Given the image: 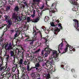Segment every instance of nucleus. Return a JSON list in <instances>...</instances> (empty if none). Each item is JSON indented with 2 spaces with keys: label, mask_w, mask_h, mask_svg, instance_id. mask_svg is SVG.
<instances>
[{
  "label": "nucleus",
  "mask_w": 79,
  "mask_h": 79,
  "mask_svg": "<svg viewBox=\"0 0 79 79\" xmlns=\"http://www.w3.org/2000/svg\"><path fill=\"white\" fill-rule=\"evenodd\" d=\"M52 52V54L51 55V58H50L49 60L46 63H45V65H46L47 66H52V64H53V59L52 58H54L55 56H57L58 54H57V52L55 50H51Z\"/></svg>",
  "instance_id": "nucleus-1"
},
{
  "label": "nucleus",
  "mask_w": 79,
  "mask_h": 79,
  "mask_svg": "<svg viewBox=\"0 0 79 79\" xmlns=\"http://www.w3.org/2000/svg\"><path fill=\"white\" fill-rule=\"evenodd\" d=\"M12 17V18L15 19V21L16 22H18V21L19 22L20 21H21V20H22V17L16 16L15 13L13 14Z\"/></svg>",
  "instance_id": "nucleus-2"
},
{
  "label": "nucleus",
  "mask_w": 79,
  "mask_h": 79,
  "mask_svg": "<svg viewBox=\"0 0 79 79\" xmlns=\"http://www.w3.org/2000/svg\"><path fill=\"white\" fill-rule=\"evenodd\" d=\"M5 18V21H6V22H8V25L7 26L6 29H7V28H9L10 27V25L11 24V22L10 20H8V19L9 18H8V16L7 15H5L4 16Z\"/></svg>",
  "instance_id": "nucleus-3"
},
{
  "label": "nucleus",
  "mask_w": 79,
  "mask_h": 79,
  "mask_svg": "<svg viewBox=\"0 0 79 79\" xmlns=\"http://www.w3.org/2000/svg\"><path fill=\"white\" fill-rule=\"evenodd\" d=\"M56 4L55 3H54L52 4L51 6V10H49L50 12L52 13H55V11H56V9L55 8L56 7Z\"/></svg>",
  "instance_id": "nucleus-4"
},
{
  "label": "nucleus",
  "mask_w": 79,
  "mask_h": 79,
  "mask_svg": "<svg viewBox=\"0 0 79 79\" xmlns=\"http://www.w3.org/2000/svg\"><path fill=\"white\" fill-rule=\"evenodd\" d=\"M73 21L75 22L74 26L75 27H76V29H77V30L79 31V23H78V21L76 19H73Z\"/></svg>",
  "instance_id": "nucleus-5"
},
{
  "label": "nucleus",
  "mask_w": 79,
  "mask_h": 79,
  "mask_svg": "<svg viewBox=\"0 0 79 79\" xmlns=\"http://www.w3.org/2000/svg\"><path fill=\"white\" fill-rule=\"evenodd\" d=\"M5 48L6 50H11L12 48L11 44L10 43L9 46H8V44L7 43L5 45Z\"/></svg>",
  "instance_id": "nucleus-6"
},
{
  "label": "nucleus",
  "mask_w": 79,
  "mask_h": 79,
  "mask_svg": "<svg viewBox=\"0 0 79 79\" xmlns=\"http://www.w3.org/2000/svg\"><path fill=\"white\" fill-rule=\"evenodd\" d=\"M33 29H34V32H33V34L34 35H37V32H38L40 34V35H41L42 34H41V32H40V31H39V32L36 31V30H37H37H38V31H39V30H37V29H36V28H35V27H33Z\"/></svg>",
  "instance_id": "nucleus-7"
},
{
  "label": "nucleus",
  "mask_w": 79,
  "mask_h": 79,
  "mask_svg": "<svg viewBox=\"0 0 79 79\" xmlns=\"http://www.w3.org/2000/svg\"><path fill=\"white\" fill-rule=\"evenodd\" d=\"M60 31L59 28H58L57 27H56L54 29V34L56 35L58 34V32Z\"/></svg>",
  "instance_id": "nucleus-8"
},
{
  "label": "nucleus",
  "mask_w": 79,
  "mask_h": 79,
  "mask_svg": "<svg viewBox=\"0 0 79 79\" xmlns=\"http://www.w3.org/2000/svg\"><path fill=\"white\" fill-rule=\"evenodd\" d=\"M6 74H7V72L6 71H4L1 75V78H3V77H5L6 76Z\"/></svg>",
  "instance_id": "nucleus-9"
},
{
  "label": "nucleus",
  "mask_w": 79,
  "mask_h": 79,
  "mask_svg": "<svg viewBox=\"0 0 79 79\" xmlns=\"http://www.w3.org/2000/svg\"><path fill=\"white\" fill-rule=\"evenodd\" d=\"M63 47V44L62 43L60 44L59 46V47H58L59 49L58 50V51H59V53H60L62 54V53L60 52V50L59 49H61V47Z\"/></svg>",
  "instance_id": "nucleus-10"
},
{
  "label": "nucleus",
  "mask_w": 79,
  "mask_h": 79,
  "mask_svg": "<svg viewBox=\"0 0 79 79\" xmlns=\"http://www.w3.org/2000/svg\"><path fill=\"white\" fill-rule=\"evenodd\" d=\"M55 68H50L49 69H48V73H51L52 71H53V72H55Z\"/></svg>",
  "instance_id": "nucleus-11"
},
{
  "label": "nucleus",
  "mask_w": 79,
  "mask_h": 79,
  "mask_svg": "<svg viewBox=\"0 0 79 79\" xmlns=\"http://www.w3.org/2000/svg\"><path fill=\"white\" fill-rule=\"evenodd\" d=\"M70 2L72 4H73V5H76L77 4V2H76L75 1V0H70Z\"/></svg>",
  "instance_id": "nucleus-12"
},
{
  "label": "nucleus",
  "mask_w": 79,
  "mask_h": 79,
  "mask_svg": "<svg viewBox=\"0 0 79 79\" xmlns=\"http://www.w3.org/2000/svg\"><path fill=\"white\" fill-rule=\"evenodd\" d=\"M23 59H21L19 61V64H20V67L21 68H22V67H21V65L23 64Z\"/></svg>",
  "instance_id": "nucleus-13"
},
{
  "label": "nucleus",
  "mask_w": 79,
  "mask_h": 79,
  "mask_svg": "<svg viewBox=\"0 0 79 79\" xmlns=\"http://www.w3.org/2000/svg\"><path fill=\"white\" fill-rule=\"evenodd\" d=\"M69 47V45L68 44H67V45H66V47L65 48L64 50V51L63 52V53H64L66 52H68V48Z\"/></svg>",
  "instance_id": "nucleus-14"
},
{
  "label": "nucleus",
  "mask_w": 79,
  "mask_h": 79,
  "mask_svg": "<svg viewBox=\"0 0 79 79\" xmlns=\"http://www.w3.org/2000/svg\"><path fill=\"white\" fill-rule=\"evenodd\" d=\"M10 56H14V57H15V56H16V54H15L13 52L11 51L10 52Z\"/></svg>",
  "instance_id": "nucleus-15"
},
{
  "label": "nucleus",
  "mask_w": 79,
  "mask_h": 79,
  "mask_svg": "<svg viewBox=\"0 0 79 79\" xmlns=\"http://www.w3.org/2000/svg\"><path fill=\"white\" fill-rule=\"evenodd\" d=\"M44 50L45 51H46V52H50L52 50L46 48L44 49Z\"/></svg>",
  "instance_id": "nucleus-16"
},
{
  "label": "nucleus",
  "mask_w": 79,
  "mask_h": 79,
  "mask_svg": "<svg viewBox=\"0 0 79 79\" xmlns=\"http://www.w3.org/2000/svg\"><path fill=\"white\" fill-rule=\"evenodd\" d=\"M44 38L45 39V40H46V42H45V44H46V46H47V47H48V45L47 44H48V43L47 44V40H49V39H48V38H47V37Z\"/></svg>",
  "instance_id": "nucleus-17"
},
{
  "label": "nucleus",
  "mask_w": 79,
  "mask_h": 79,
  "mask_svg": "<svg viewBox=\"0 0 79 79\" xmlns=\"http://www.w3.org/2000/svg\"><path fill=\"white\" fill-rule=\"evenodd\" d=\"M50 52H46L45 53V54L44 55L45 57H47L48 56V54H50Z\"/></svg>",
  "instance_id": "nucleus-18"
},
{
  "label": "nucleus",
  "mask_w": 79,
  "mask_h": 79,
  "mask_svg": "<svg viewBox=\"0 0 79 79\" xmlns=\"http://www.w3.org/2000/svg\"><path fill=\"white\" fill-rule=\"evenodd\" d=\"M15 11H19V7H18V6H16L15 8Z\"/></svg>",
  "instance_id": "nucleus-19"
},
{
  "label": "nucleus",
  "mask_w": 79,
  "mask_h": 79,
  "mask_svg": "<svg viewBox=\"0 0 79 79\" xmlns=\"http://www.w3.org/2000/svg\"><path fill=\"white\" fill-rule=\"evenodd\" d=\"M38 21H39V18H37L33 20V22H34V23H37V22H38Z\"/></svg>",
  "instance_id": "nucleus-20"
},
{
  "label": "nucleus",
  "mask_w": 79,
  "mask_h": 79,
  "mask_svg": "<svg viewBox=\"0 0 79 79\" xmlns=\"http://www.w3.org/2000/svg\"><path fill=\"white\" fill-rule=\"evenodd\" d=\"M48 18H49L47 16H46L44 19L45 21H47L48 20Z\"/></svg>",
  "instance_id": "nucleus-21"
},
{
  "label": "nucleus",
  "mask_w": 79,
  "mask_h": 79,
  "mask_svg": "<svg viewBox=\"0 0 79 79\" xmlns=\"http://www.w3.org/2000/svg\"><path fill=\"white\" fill-rule=\"evenodd\" d=\"M0 69L1 70H2V69H3V70H5L6 69V67H2Z\"/></svg>",
  "instance_id": "nucleus-22"
},
{
  "label": "nucleus",
  "mask_w": 79,
  "mask_h": 79,
  "mask_svg": "<svg viewBox=\"0 0 79 79\" xmlns=\"http://www.w3.org/2000/svg\"><path fill=\"white\" fill-rule=\"evenodd\" d=\"M50 24L51 26H52V27H55V25H54V23H53V22H51Z\"/></svg>",
  "instance_id": "nucleus-23"
},
{
  "label": "nucleus",
  "mask_w": 79,
  "mask_h": 79,
  "mask_svg": "<svg viewBox=\"0 0 79 79\" xmlns=\"http://www.w3.org/2000/svg\"><path fill=\"white\" fill-rule=\"evenodd\" d=\"M25 42H28V41H31L30 38H26L25 40Z\"/></svg>",
  "instance_id": "nucleus-24"
},
{
  "label": "nucleus",
  "mask_w": 79,
  "mask_h": 79,
  "mask_svg": "<svg viewBox=\"0 0 79 79\" xmlns=\"http://www.w3.org/2000/svg\"><path fill=\"white\" fill-rule=\"evenodd\" d=\"M25 37H26L27 38H30V36L29 35H26L25 36Z\"/></svg>",
  "instance_id": "nucleus-25"
},
{
  "label": "nucleus",
  "mask_w": 79,
  "mask_h": 79,
  "mask_svg": "<svg viewBox=\"0 0 79 79\" xmlns=\"http://www.w3.org/2000/svg\"><path fill=\"white\" fill-rule=\"evenodd\" d=\"M31 76L32 77H35V74L34 73H32L31 74Z\"/></svg>",
  "instance_id": "nucleus-26"
},
{
  "label": "nucleus",
  "mask_w": 79,
  "mask_h": 79,
  "mask_svg": "<svg viewBox=\"0 0 79 79\" xmlns=\"http://www.w3.org/2000/svg\"><path fill=\"white\" fill-rule=\"evenodd\" d=\"M31 16L32 18H34V16H35V10H34V11L33 12V14L31 15Z\"/></svg>",
  "instance_id": "nucleus-27"
},
{
  "label": "nucleus",
  "mask_w": 79,
  "mask_h": 79,
  "mask_svg": "<svg viewBox=\"0 0 79 79\" xmlns=\"http://www.w3.org/2000/svg\"><path fill=\"white\" fill-rule=\"evenodd\" d=\"M58 27H59V28L60 29H62V27H61V24L60 23L58 24Z\"/></svg>",
  "instance_id": "nucleus-28"
},
{
  "label": "nucleus",
  "mask_w": 79,
  "mask_h": 79,
  "mask_svg": "<svg viewBox=\"0 0 79 79\" xmlns=\"http://www.w3.org/2000/svg\"><path fill=\"white\" fill-rule=\"evenodd\" d=\"M10 7L7 6L6 7V11H8V10H10Z\"/></svg>",
  "instance_id": "nucleus-29"
},
{
  "label": "nucleus",
  "mask_w": 79,
  "mask_h": 79,
  "mask_svg": "<svg viewBox=\"0 0 79 79\" xmlns=\"http://www.w3.org/2000/svg\"><path fill=\"white\" fill-rule=\"evenodd\" d=\"M39 66H40V65L39 63H36L35 65V67H39Z\"/></svg>",
  "instance_id": "nucleus-30"
},
{
  "label": "nucleus",
  "mask_w": 79,
  "mask_h": 79,
  "mask_svg": "<svg viewBox=\"0 0 79 79\" xmlns=\"http://www.w3.org/2000/svg\"><path fill=\"white\" fill-rule=\"evenodd\" d=\"M15 70H16V67H13V68L12 69V71L13 72H15Z\"/></svg>",
  "instance_id": "nucleus-31"
},
{
  "label": "nucleus",
  "mask_w": 79,
  "mask_h": 79,
  "mask_svg": "<svg viewBox=\"0 0 79 79\" xmlns=\"http://www.w3.org/2000/svg\"><path fill=\"white\" fill-rule=\"evenodd\" d=\"M30 41L31 42L30 43V45H32L34 42V41H33L32 40H30Z\"/></svg>",
  "instance_id": "nucleus-32"
},
{
  "label": "nucleus",
  "mask_w": 79,
  "mask_h": 79,
  "mask_svg": "<svg viewBox=\"0 0 79 79\" xmlns=\"http://www.w3.org/2000/svg\"><path fill=\"white\" fill-rule=\"evenodd\" d=\"M70 51H73V52H74L75 51V49H72L71 48H70Z\"/></svg>",
  "instance_id": "nucleus-33"
},
{
  "label": "nucleus",
  "mask_w": 79,
  "mask_h": 79,
  "mask_svg": "<svg viewBox=\"0 0 79 79\" xmlns=\"http://www.w3.org/2000/svg\"><path fill=\"white\" fill-rule=\"evenodd\" d=\"M41 28L42 29H43V30H44V31H45V30H46V28H45L44 27H41Z\"/></svg>",
  "instance_id": "nucleus-34"
},
{
  "label": "nucleus",
  "mask_w": 79,
  "mask_h": 79,
  "mask_svg": "<svg viewBox=\"0 0 79 79\" xmlns=\"http://www.w3.org/2000/svg\"><path fill=\"white\" fill-rule=\"evenodd\" d=\"M27 22H30V18L29 17L27 18Z\"/></svg>",
  "instance_id": "nucleus-35"
},
{
  "label": "nucleus",
  "mask_w": 79,
  "mask_h": 79,
  "mask_svg": "<svg viewBox=\"0 0 79 79\" xmlns=\"http://www.w3.org/2000/svg\"><path fill=\"white\" fill-rule=\"evenodd\" d=\"M2 40H0V46H2Z\"/></svg>",
  "instance_id": "nucleus-36"
},
{
  "label": "nucleus",
  "mask_w": 79,
  "mask_h": 79,
  "mask_svg": "<svg viewBox=\"0 0 79 79\" xmlns=\"http://www.w3.org/2000/svg\"><path fill=\"white\" fill-rule=\"evenodd\" d=\"M40 51V49H39L38 50L36 51L34 53H37L38 52H39Z\"/></svg>",
  "instance_id": "nucleus-37"
},
{
  "label": "nucleus",
  "mask_w": 79,
  "mask_h": 79,
  "mask_svg": "<svg viewBox=\"0 0 79 79\" xmlns=\"http://www.w3.org/2000/svg\"><path fill=\"white\" fill-rule=\"evenodd\" d=\"M24 64H25V65H26V64H27V62H26V61H24Z\"/></svg>",
  "instance_id": "nucleus-38"
},
{
  "label": "nucleus",
  "mask_w": 79,
  "mask_h": 79,
  "mask_svg": "<svg viewBox=\"0 0 79 79\" xmlns=\"http://www.w3.org/2000/svg\"><path fill=\"white\" fill-rule=\"evenodd\" d=\"M41 57L39 56L38 57V59L40 60V61H41L42 60H41Z\"/></svg>",
  "instance_id": "nucleus-39"
},
{
  "label": "nucleus",
  "mask_w": 79,
  "mask_h": 79,
  "mask_svg": "<svg viewBox=\"0 0 79 79\" xmlns=\"http://www.w3.org/2000/svg\"><path fill=\"white\" fill-rule=\"evenodd\" d=\"M44 8V4H43V5L42 6L41 8V9H42L43 8Z\"/></svg>",
  "instance_id": "nucleus-40"
},
{
  "label": "nucleus",
  "mask_w": 79,
  "mask_h": 79,
  "mask_svg": "<svg viewBox=\"0 0 79 79\" xmlns=\"http://www.w3.org/2000/svg\"><path fill=\"white\" fill-rule=\"evenodd\" d=\"M9 57H10V56L7 55L6 57L7 60H8V59H9Z\"/></svg>",
  "instance_id": "nucleus-41"
},
{
  "label": "nucleus",
  "mask_w": 79,
  "mask_h": 79,
  "mask_svg": "<svg viewBox=\"0 0 79 79\" xmlns=\"http://www.w3.org/2000/svg\"><path fill=\"white\" fill-rule=\"evenodd\" d=\"M29 65H28L27 67V70H29Z\"/></svg>",
  "instance_id": "nucleus-42"
},
{
  "label": "nucleus",
  "mask_w": 79,
  "mask_h": 79,
  "mask_svg": "<svg viewBox=\"0 0 79 79\" xmlns=\"http://www.w3.org/2000/svg\"><path fill=\"white\" fill-rule=\"evenodd\" d=\"M6 26V25L5 24H2V27H4V26Z\"/></svg>",
  "instance_id": "nucleus-43"
},
{
  "label": "nucleus",
  "mask_w": 79,
  "mask_h": 79,
  "mask_svg": "<svg viewBox=\"0 0 79 79\" xmlns=\"http://www.w3.org/2000/svg\"><path fill=\"white\" fill-rule=\"evenodd\" d=\"M17 35H18V34L16 33L15 35V37H17Z\"/></svg>",
  "instance_id": "nucleus-44"
},
{
  "label": "nucleus",
  "mask_w": 79,
  "mask_h": 79,
  "mask_svg": "<svg viewBox=\"0 0 79 79\" xmlns=\"http://www.w3.org/2000/svg\"><path fill=\"white\" fill-rule=\"evenodd\" d=\"M55 60H56V61H58V58L55 57Z\"/></svg>",
  "instance_id": "nucleus-45"
},
{
  "label": "nucleus",
  "mask_w": 79,
  "mask_h": 79,
  "mask_svg": "<svg viewBox=\"0 0 79 79\" xmlns=\"http://www.w3.org/2000/svg\"><path fill=\"white\" fill-rule=\"evenodd\" d=\"M42 15V14H41V13H39V15L40 16H40H41V15Z\"/></svg>",
  "instance_id": "nucleus-46"
},
{
  "label": "nucleus",
  "mask_w": 79,
  "mask_h": 79,
  "mask_svg": "<svg viewBox=\"0 0 79 79\" xmlns=\"http://www.w3.org/2000/svg\"><path fill=\"white\" fill-rule=\"evenodd\" d=\"M36 36H34L33 38V39H36Z\"/></svg>",
  "instance_id": "nucleus-47"
},
{
  "label": "nucleus",
  "mask_w": 79,
  "mask_h": 79,
  "mask_svg": "<svg viewBox=\"0 0 79 79\" xmlns=\"http://www.w3.org/2000/svg\"><path fill=\"white\" fill-rule=\"evenodd\" d=\"M50 6H48L47 7L48 10H49V9H50Z\"/></svg>",
  "instance_id": "nucleus-48"
},
{
  "label": "nucleus",
  "mask_w": 79,
  "mask_h": 79,
  "mask_svg": "<svg viewBox=\"0 0 79 79\" xmlns=\"http://www.w3.org/2000/svg\"><path fill=\"white\" fill-rule=\"evenodd\" d=\"M41 53H42V55H43L44 54V51H42Z\"/></svg>",
  "instance_id": "nucleus-49"
},
{
  "label": "nucleus",
  "mask_w": 79,
  "mask_h": 79,
  "mask_svg": "<svg viewBox=\"0 0 79 79\" xmlns=\"http://www.w3.org/2000/svg\"><path fill=\"white\" fill-rule=\"evenodd\" d=\"M24 5H26V6H27V3H26V2H24Z\"/></svg>",
  "instance_id": "nucleus-50"
},
{
  "label": "nucleus",
  "mask_w": 79,
  "mask_h": 79,
  "mask_svg": "<svg viewBox=\"0 0 79 79\" xmlns=\"http://www.w3.org/2000/svg\"><path fill=\"white\" fill-rule=\"evenodd\" d=\"M37 2H40V0H36V1Z\"/></svg>",
  "instance_id": "nucleus-51"
},
{
  "label": "nucleus",
  "mask_w": 79,
  "mask_h": 79,
  "mask_svg": "<svg viewBox=\"0 0 79 79\" xmlns=\"http://www.w3.org/2000/svg\"><path fill=\"white\" fill-rule=\"evenodd\" d=\"M0 58L1 59V60H2V61H3V58L0 57Z\"/></svg>",
  "instance_id": "nucleus-52"
},
{
  "label": "nucleus",
  "mask_w": 79,
  "mask_h": 79,
  "mask_svg": "<svg viewBox=\"0 0 79 79\" xmlns=\"http://www.w3.org/2000/svg\"><path fill=\"white\" fill-rule=\"evenodd\" d=\"M56 21V22H57V23H59V20H57Z\"/></svg>",
  "instance_id": "nucleus-53"
},
{
  "label": "nucleus",
  "mask_w": 79,
  "mask_h": 79,
  "mask_svg": "<svg viewBox=\"0 0 79 79\" xmlns=\"http://www.w3.org/2000/svg\"><path fill=\"white\" fill-rule=\"evenodd\" d=\"M2 64H0V68H1V67H2Z\"/></svg>",
  "instance_id": "nucleus-54"
},
{
  "label": "nucleus",
  "mask_w": 79,
  "mask_h": 79,
  "mask_svg": "<svg viewBox=\"0 0 79 79\" xmlns=\"http://www.w3.org/2000/svg\"><path fill=\"white\" fill-rule=\"evenodd\" d=\"M33 1L34 2H36V0H33Z\"/></svg>",
  "instance_id": "nucleus-55"
},
{
  "label": "nucleus",
  "mask_w": 79,
  "mask_h": 79,
  "mask_svg": "<svg viewBox=\"0 0 79 79\" xmlns=\"http://www.w3.org/2000/svg\"><path fill=\"white\" fill-rule=\"evenodd\" d=\"M10 70V68H8L7 69V71H9Z\"/></svg>",
  "instance_id": "nucleus-56"
},
{
  "label": "nucleus",
  "mask_w": 79,
  "mask_h": 79,
  "mask_svg": "<svg viewBox=\"0 0 79 79\" xmlns=\"http://www.w3.org/2000/svg\"><path fill=\"white\" fill-rule=\"evenodd\" d=\"M63 66H64V65H61V67H62V68H63Z\"/></svg>",
  "instance_id": "nucleus-57"
},
{
  "label": "nucleus",
  "mask_w": 79,
  "mask_h": 79,
  "mask_svg": "<svg viewBox=\"0 0 79 79\" xmlns=\"http://www.w3.org/2000/svg\"><path fill=\"white\" fill-rule=\"evenodd\" d=\"M22 70H23V71L24 70V68H23Z\"/></svg>",
  "instance_id": "nucleus-58"
},
{
  "label": "nucleus",
  "mask_w": 79,
  "mask_h": 79,
  "mask_svg": "<svg viewBox=\"0 0 79 79\" xmlns=\"http://www.w3.org/2000/svg\"><path fill=\"white\" fill-rule=\"evenodd\" d=\"M2 53V51H1V49H0V53Z\"/></svg>",
  "instance_id": "nucleus-59"
},
{
  "label": "nucleus",
  "mask_w": 79,
  "mask_h": 79,
  "mask_svg": "<svg viewBox=\"0 0 79 79\" xmlns=\"http://www.w3.org/2000/svg\"><path fill=\"white\" fill-rule=\"evenodd\" d=\"M72 72H73V71H74V69H72Z\"/></svg>",
  "instance_id": "nucleus-60"
},
{
  "label": "nucleus",
  "mask_w": 79,
  "mask_h": 79,
  "mask_svg": "<svg viewBox=\"0 0 79 79\" xmlns=\"http://www.w3.org/2000/svg\"><path fill=\"white\" fill-rule=\"evenodd\" d=\"M18 70V74H19V70Z\"/></svg>",
  "instance_id": "nucleus-61"
},
{
  "label": "nucleus",
  "mask_w": 79,
  "mask_h": 79,
  "mask_svg": "<svg viewBox=\"0 0 79 79\" xmlns=\"http://www.w3.org/2000/svg\"><path fill=\"white\" fill-rule=\"evenodd\" d=\"M21 49H22V50H24V49H23V48H22Z\"/></svg>",
  "instance_id": "nucleus-62"
},
{
  "label": "nucleus",
  "mask_w": 79,
  "mask_h": 79,
  "mask_svg": "<svg viewBox=\"0 0 79 79\" xmlns=\"http://www.w3.org/2000/svg\"><path fill=\"white\" fill-rule=\"evenodd\" d=\"M36 69L37 70V69H38V68H36Z\"/></svg>",
  "instance_id": "nucleus-63"
},
{
  "label": "nucleus",
  "mask_w": 79,
  "mask_h": 79,
  "mask_svg": "<svg viewBox=\"0 0 79 79\" xmlns=\"http://www.w3.org/2000/svg\"><path fill=\"white\" fill-rule=\"evenodd\" d=\"M37 79H40V78H39Z\"/></svg>",
  "instance_id": "nucleus-64"
}]
</instances>
